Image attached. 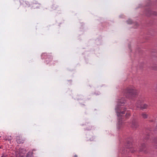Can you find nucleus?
<instances>
[{
  "label": "nucleus",
  "mask_w": 157,
  "mask_h": 157,
  "mask_svg": "<svg viewBox=\"0 0 157 157\" xmlns=\"http://www.w3.org/2000/svg\"><path fill=\"white\" fill-rule=\"evenodd\" d=\"M123 93L126 98H129L135 97L138 93L135 88L132 86H128L124 89Z\"/></svg>",
  "instance_id": "f03ea898"
},
{
  "label": "nucleus",
  "mask_w": 157,
  "mask_h": 157,
  "mask_svg": "<svg viewBox=\"0 0 157 157\" xmlns=\"http://www.w3.org/2000/svg\"><path fill=\"white\" fill-rule=\"evenodd\" d=\"M23 156L24 155L22 153H21L20 151L18 153L16 154L17 157H23Z\"/></svg>",
  "instance_id": "9d476101"
},
{
  "label": "nucleus",
  "mask_w": 157,
  "mask_h": 157,
  "mask_svg": "<svg viewBox=\"0 0 157 157\" xmlns=\"http://www.w3.org/2000/svg\"><path fill=\"white\" fill-rule=\"evenodd\" d=\"M1 148V147L0 146V148Z\"/></svg>",
  "instance_id": "412c9836"
},
{
  "label": "nucleus",
  "mask_w": 157,
  "mask_h": 157,
  "mask_svg": "<svg viewBox=\"0 0 157 157\" xmlns=\"http://www.w3.org/2000/svg\"><path fill=\"white\" fill-rule=\"evenodd\" d=\"M126 110V108H122V109H121L119 106L117 107L116 109L117 115L118 117V122L120 124L122 123V121L124 120V118H128L130 116V113L128 111H127L126 114L124 116H122V115L125 113Z\"/></svg>",
  "instance_id": "f257e3e1"
},
{
  "label": "nucleus",
  "mask_w": 157,
  "mask_h": 157,
  "mask_svg": "<svg viewBox=\"0 0 157 157\" xmlns=\"http://www.w3.org/2000/svg\"><path fill=\"white\" fill-rule=\"evenodd\" d=\"M148 13H150V14H147V16H150V14H151V13H153L154 15H156V14H155V12H154L153 13L151 11V10H149L148 11Z\"/></svg>",
  "instance_id": "f8f14e48"
},
{
  "label": "nucleus",
  "mask_w": 157,
  "mask_h": 157,
  "mask_svg": "<svg viewBox=\"0 0 157 157\" xmlns=\"http://www.w3.org/2000/svg\"><path fill=\"white\" fill-rule=\"evenodd\" d=\"M139 126L137 122L135 120L133 119L132 121V127L133 129H136Z\"/></svg>",
  "instance_id": "39448f33"
},
{
  "label": "nucleus",
  "mask_w": 157,
  "mask_h": 157,
  "mask_svg": "<svg viewBox=\"0 0 157 157\" xmlns=\"http://www.w3.org/2000/svg\"><path fill=\"white\" fill-rule=\"evenodd\" d=\"M123 153H124V154L125 153V152L124 151H123Z\"/></svg>",
  "instance_id": "a211bd4d"
},
{
  "label": "nucleus",
  "mask_w": 157,
  "mask_h": 157,
  "mask_svg": "<svg viewBox=\"0 0 157 157\" xmlns=\"http://www.w3.org/2000/svg\"><path fill=\"white\" fill-rule=\"evenodd\" d=\"M7 155H3L1 156V157H6Z\"/></svg>",
  "instance_id": "dca6fc26"
},
{
  "label": "nucleus",
  "mask_w": 157,
  "mask_h": 157,
  "mask_svg": "<svg viewBox=\"0 0 157 157\" xmlns=\"http://www.w3.org/2000/svg\"><path fill=\"white\" fill-rule=\"evenodd\" d=\"M128 24H130L132 23V21L131 20L129 19L127 21Z\"/></svg>",
  "instance_id": "4468645a"
},
{
  "label": "nucleus",
  "mask_w": 157,
  "mask_h": 157,
  "mask_svg": "<svg viewBox=\"0 0 157 157\" xmlns=\"http://www.w3.org/2000/svg\"><path fill=\"white\" fill-rule=\"evenodd\" d=\"M149 121L151 122H154V121L153 120H150Z\"/></svg>",
  "instance_id": "f3484780"
},
{
  "label": "nucleus",
  "mask_w": 157,
  "mask_h": 157,
  "mask_svg": "<svg viewBox=\"0 0 157 157\" xmlns=\"http://www.w3.org/2000/svg\"><path fill=\"white\" fill-rule=\"evenodd\" d=\"M154 69L155 70L157 69H156V68H154Z\"/></svg>",
  "instance_id": "aec40b11"
},
{
  "label": "nucleus",
  "mask_w": 157,
  "mask_h": 157,
  "mask_svg": "<svg viewBox=\"0 0 157 157\" xmlns=\"http://www.w3.org/2000/svg\"><path fill=\"white\" fill-rule=\"evenodd\" d=\"M33 155V152H29L27 153L26 155V157H31Z\"/></svg>",
  "instance_id": "9b49d317"
},
{
  "label": "nucleus",
  "mask_w": 157,
  "mask_h": 157,
  "mask_svg": "<svg viewBox=\"0 0 157 157\" xmlns=\"http://www.w3.org/2000/svg\"><path fill=\"white\" fill-rule=\"evenodd\" d=\"M137 108H140L142 109H146L148 106V105L146 104H142L141 101H138L136 104Z\"/></svg>",
  "instance_id": "7ed1b4c3"
},
{
  "label": "nucleus",
  "mask_w": 157,
  "mask_h": 157,
  "mask_svg": "<svg viewBox=\"0 0 157 157\" xmlns=\"http://www.w3.org/2000/svg\"><path fill=\"white\" fill-rule=\"evenodd\" d=\"M4 140H5L10 141L11 140V136H10V138H9V137H6L5 138Z\"/></svg>",
  "instance_id": "ddd939ff"
},
{
  "label": "nucleus",
  "mask_w": 157,
  "mask_h": 157,
  "mask_svg": "<svg viewBox=\"0 0 157 157\" xmlns=\"http://www.w3.org/2000/svg\"><path fill=\"white\" fill-rule=\"evenodd\" d=\"M149 134H147V135L146 137L144 138V139L145 140H147L149 138Z\"/></svg>",
  "instance_id": "2eb2a0df"
},
{
  "label": "nucleus",
  "mask_w": 157,
  "mask_h": 157,
  "mask_svg": "<svg viewBox=\"0 0 157 157\" xmlns=\"http://www.w3.org/2000/svg\"><path fill=\"white\" fill-rule=\"evenodd\" d=\"M16 141L18 144H23L24 142V140L19 136H17L16 138Z\"/></svg>",
  "instance_id": "6e6552de"
},
{
  "label": "nucleus",
  "mask_w": 157,
  "mask_h": 157,
  "mask_svg": "<svg viewBox=\"0 0 157 157\" xmlns=\"http://www.w3.org/2000/svg\"><path fill=\"white\" fill-rule=\"evenodd\" d=\"M142 118L144 119H147L148 117V115L145 112H143L141 114Z\"/></svg>",
  "instance_id": "1a4fd4ad"
},
{
  "label": "nucleus",
  "mask_w": 157,
  "mask_h": 157,
  "mask_svg": "<svg viewBox=\"0 0 157 157\" xmlns=\"http://www.w3.org/2000/svg\"><path fill=\"white\" fill-rule=\"evenodd\" d=\"M75 157H77V156L76 155H75Z\"/></svg>",
  "instance_id": "6ab92c4d"
},
{
  "label": "nucleus",
  "mask_w": 157,
  "mask_h": 157,
  "mask_svg": "<svg viewBox=\"0 0 157 157\" xmlns=\"http://www.w3.org/2000/svg\"><path fill=\"white\" fill-rule=\"evenodd\" d=\"M146 147V145L144 144L143 143L142 144L140 147L139 151H144V152H145Z\"/></svg>",
  "instance_id": "0eeeda50"
},
{
  "label": "nucleus",
  "mask_w": 157,
  "mask_h": 157,
  "mask_svg": "<svg viewBox=\"0 0 157 157\" xmlns=\"http://www.w3.org/2000/svg\"><path fill=\"white\" fill-rule=\"evenodd\" d=\"M124 98H122L121 99H119L118 101V105L117 106L116 108H117V107L119 106L120 108L121 109H122V108H123L124 107H122L121 108L120 106V105H121L124 104L125 102V101L124 99Z\"/></svg>",
  "instance_id": "423d86ee"
},
{
  "label": "nucleus",
  "mask_w": 157,
  "mask_h": 157,
  "mask_svg": "<svg viewBox=\"0 0 157 157\" xmlns=\"http://www.w3.org/2000/svg\"><path fill=\"white\" fill-rule=\"evenodd\" d=\"M126 151H130L131 153H133L135 151V150L132 148V144L131 142H127L126 145Z\"/></svg>",
  "instance_id": "20e7f679"
}]
</instances>
